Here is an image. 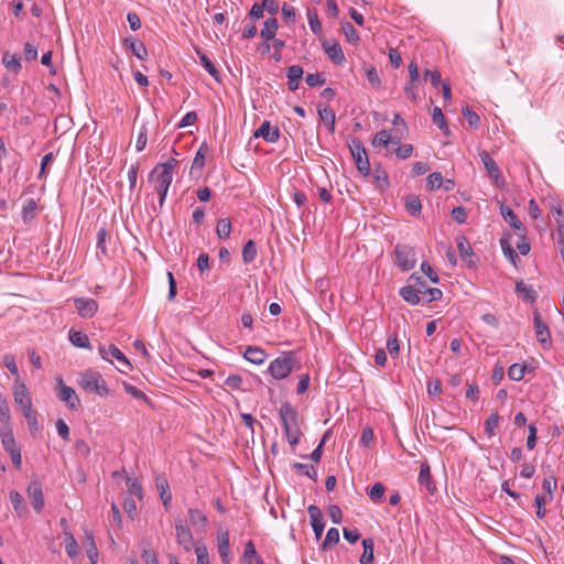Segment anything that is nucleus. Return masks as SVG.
Masks as SVG:
<instances>
[{"instance_id":"obj_1","label":"nucleus","mask_w":564,"mask_h":564,"mask_svg":"<svg viewBox=\"0 0 564 564\" xmlns=\"http://www.w3.org/2000/svg\"><path fill=\"white\" fill-rule=\"evenodd\" d=\"M279 414L288 442L292 446L299 444L301 438V431L297 424V412L290 403H283L280 406Z\"/></svg>"},{"instance_id":"obj_2","label":"nucleus","mask_w":564,"mask_h":564,"mask_svg":"<svg viewBox=\"0 0 564 564\" xmlns=\"http://www.w3.org/2000/svg\"><path fill=\"white\" fill-rule=\"evenodd\" d=\"M78 384L83 390L96 393L99 397H106L109 394L107 382L102 378L101 373L96 370L89 369L80 373Z\"/></svg>"},{"instance_id":"obj_3","label":"nucleus","mask_w":564,"mask_h":564,"mask_svg":"<svg viewBox=\"0 0 564 564\" xmlns=\"http://www.w3.org/2000/svg\"><path fill=\"white\" fill-rule=\"evenodd\" d=\"M149 181L154 184V189L159 195V204L162 207L173 181V173L154 166L149 174Z\"/></svg>"},{"instance_id":"obj_4","label":"nucleus","mask_w":564,"mask_h":564,"mask_svg":"<svg viewBox=\"0 0 564 564\" xmlns=\"http://www.w3.org/2000/svg\"><path fill=\"white\" fill-rule=\"evenodd\" d=\"M349 150L358 172L364 176H368L371 169L369 158L362 142L357 138H352L349 142Z\"/></svg>"},{"instance_id":"obj_5","label":"nucleus","mask_w":564,"mask_h":564,"mask_svg":"<svg viewBox=\"0 0 564 564\" xmlns=\"http://www.w3.org/2000/svg\"><path fill=\"white\" fill-rule=\"evenodd\" d=\"M1 444L3 449L10 455L12 464L20 468L22 465L21 448L18 446L12 429L3 427L0 430Z\"/></svg>"},{"instance_id":"obj_6","label":"nucleus","mask_w":564,"mask_h":564,"mask_svg":"<svg viewBox=\"0 0 564 564\" xmlns=\"http://www.w3.org/2000/svg\"><path fill=\"white\" fill-rule=\"evenodd\" d=\"M294 364L292 354H283L270 362L269 372L274 379L282 380L291 373Z\"/></svg>"},{"instance_id":"obj_7","label":"nucleus","mask_w":564,"mask_h":564,"mask_svg":"<svg viewBox=\"0 0 564 564\" xmlns=\"http://www.w3.org/2000/svg\"><path fill=\"white\" fill-rule=\"evenodd\" d=\"M174 529L177 544L182 546L186 552L192 551L197 543H195L192 530L187 521L183 518H176L174 520Z\"/></svg>"},{"instance_id":"obj_8","label":"nucleus","mask_w":564,"mask_h":564,"mask_svg":"<svg viewBox=\"0 0 564 564\" xmlns=\"http://www.w3.org/2000/svg\"><path fill=\"white\" fill-rule=\"evenodd\" d=\"M397 264L402 272L412 270L416 264L414 248L405 243H397L394 247Z\"/></svg>"},{"instance_id":"obj_9","label":"nucleus","mask_w":564,"mask_h":564,"mask_svg":"<svg viewBox=\"0 0 564 564\" xmlns=\"http://www.w3.org/2000/svg\"><path fill=\"white\" fill-rule=\"evenodd\" d=\"M55 392L57 398L64 402L69 410L77 411L80 408V400L75 390L66 386L61 377L56 379Z\"/></svg>"},{"instance_id":"obj_10","label":"nucleus","mask_w":564,"mask_h":564,"mask_svg":"<svg viewBox=\"0 0 564 564\" xmlns=\"http://www.w3.org/2000/svg\"><path fill=\"white\" fill-rule=\"evenodd\" d=\"M12 393L22 414L33 410L30 392L24 382L17 379L12 387Z\"/></svg>"},{"instance_id":"obj_11","label":"nucleus","mask_w":564,"mask_h":564,"mask_svg":"<svg viewBox=\"0 0 564 564\" xmlns=\"http://www.w3.org/2000/svg\"><path fill=\"white\" fill-rule=\"evenodd\" d=\"M479 158L484 167L486 169L489 177L494 181V184L498 187H502L505 185V178L501 175L500 169L497 162L491 158V155L482 150L479 152Z\"/></svg>"},{"instance_id":"obj_12","label":"nucleus","mask_w":564,"mask_h":564,"mask_svg":"<svg viewBox=\"0 0 564 564\" xmlns=\"http://www.w3.org/2000/svg\"><path fill=\"white\" fill-rule=\"evenodd\" d=\"M408 281H414L415 284L419 285V289H422V291H420V294L423 302L430 303L442 297V291L440 289L429 288L426 282L416 273H412L409 276Z\"/></svg>"},{"instance_id":"obj_13","label":"nucleus","mask_w":564,"mask_h":564,"mask_svg":"<svg viewBox=\"0 0 564 564\" xmlns=\"http://www.w3.org/2000/svg\"><path fill=\"white\" fill-rule=\"evenodd\" d=\"M99 354L102 359L109 360V357L116 358L126 369H120L121 372H127L132 368L130 361L124 356V354L115 345H110L109 347L99 346Z\"/></svg>"},{"instance_id":"obj_14","label":"nucleus","mask_w":564,"mask_h":564,"mask_svg":"<svg viewBox=\"0 0 564 564\" xmlns=\"http://www.w3.org/2000/svg\"><path fill=\"white\" fill-rule=\"evenodd\" d=\"M456 243L462 260L466 262L468 268H475V254L468 239L465 236L460 235L456 238Z\"/></svg>"},{"instance_id":"obj_15","label":"nucleus","mask_w":564,"mask_h":564,"mask_svg":"<svg viewBox=\"0 0 564 564\" xmlns=\"http://www.w3.org/2000/svg\"><path fill=\"white\" fill-rule=\"evenodd\" d=\"M74 306L82 317H91L98 311V303L90 297L74 299Z\"/></svg>"},{"instance_id":"obj_16","label":"nucleus","mask_w":564,"mask_h":564,"mask_svg":"<svg viewBox=\"0 0 564 564\" xmlns=\"http://www.w3.org/2000/svg\"><path fill=\"white\" fill-rule=\"evenodd\" d=\"M28 496L31 500L32 507L36 512H41L44 508V496L42 485L37 481H31L28 487Z\"/></svg>"},{"instance_id":"obj_17","label":"nucleus","mask_w":564,"mask_h":564,"mask_svg":"<svg viewBox=\"0 0 564 564\" xmlns=\"http://www.w3.org/2000/svg\"><path fill=\"white\" fill-rule=\"evenodd\" d=\"M307 512L311 518V525L313 528L316 540L322 538L324 532L325 523L323 519V513L321 509L315 505H310L307 508Z\"/></svg>"},{"instance_id":"obj_18","label":"nucleus","mask_w":564,"mask_h":564,"mask_svg":"<svg viewBox=\"0 0 564 564\" xmlns=\"http://www.w3.org/2000/svg\"><path fill=\"white\" fill-rule=\"evenodd\" d=\"M254 138H262L269 143H275L280 139V130L278 127L272 128L269 121H263L261 126L253 132Z\"/></svg>"},{"instance_id":"obj_19","label":"nucleus","mask_w":564,"mask_h":564,"mask_svg":"<svg viewBox=\"0 0 564 564\" xmlns=\"http://www.w3.org/2000/svg\"><path fill=\"white\" fill-rule=\"evenodd\" d=\"M217 549L221 560L230 558V535L228 530L217 532Z\"/></svg>"},{"instance_id":"obj_20","label":"nucleus","mask_w":564,"mask_h":564,"mask_svg":"<svg viewBox=\"0 0 564 564\" xmlns=\"http://www.w3.org/2000/svg\"><path fill=\"white\" fill-rule=\"evenodd\" d=\"M411 282V284H408L400 289V295L405 302L414 305L422 301L420 294V291H422V289H419V285H416L414 281Z\"/></svg>"},{"instance_id":"obj_21","label":"nucleus","mask_w":564,"mask_h":564,"mask_svg":"<svg viewBox=\"0 0 564 564\" xmlns=\"http://www.w3.org/2000/svg\"><path fill=\"white\" fill-rule=\"evenodd\" d=\"M303 74L304 69L301 65H292L286 69L289 90L295 91L299 88Z\"/></svg>"},{"instance_id":"obj_22","label":"nucleus","mask_w":564,"mask_h":564,"mask_svg":"<svg viewBox=\"0 0 564 564\" xmlns=\"http://www.w3.org/2000/svg\"><path fill=\"white\" fill-rule=\"evenodd\" d=\"M500 214L505 221H507L510 225V227L517 230V232L523 231L525 229L521 220L509 206L502 204L500 206Z\"/></svg>"},{"instance_id":"obj_23","label":"nucleus","mask_w":564,"mask_h":564,"mask_svg":"<svg viewBox=\"0 0 564 564\" xmlns=\"http://www.w3.org/2000/svg\"><path fill=\"white\" fill-rule=\"evenodd\" d=\"M323 47L328 58L337 65H341L345 62V54L339 43L334 42L332 44L324 43Z\"/></svg>"},{"instance_id":"obj_24","label":"nucleus","mask_w":564,"mask_h":564,"mask_svg":"<svg viewBox=\"0 0 564 564\" xmlns=\"http://www.w3.org/2000/svg\"><path fill=\"white\" fill-rule=\"evenodd\" d=\"M419 484L424 486L429 494L433 495L436 487L432 480L431 468L427 463H423L420 467Z\"/></svg>"},{"instance_id":"obj_25","label":"nucleus","mask_w":564,"mask_h":564,"mask_svg":"<svg viewBox=\"0 0 564 564\" xmlns=\"http://www.w3.org/2000/svg\"><path fill=\"white\" fill-rule=\"evenodd\" d=\"M534 329L536 339L543 345V347H550L551 335L549 326L544 323V319H534Z\"/></svg>"},{"instance_id":"obj_26","label":"nucleus","mask_w":564,"mask_h":564,"mask_svg":"<svg viewBox=\"0 0 564 564\" xmlns=\"http://www.w3.org/2000/svg\"><path fill=\"white\" fill-rule=\"evenodd\" d=\"M195 52L200 61L202 66L205 68V70L217 82H220V73L214 65V63L209 59V57L202 52L200 48L196 47Z\"/></svg>"},{"instance_id":"obj_27","label":"nucleus","mask_w":564,"mask_h":564,"mask_svg":"<svg viewBox=\"0 0 564 564\" xmlns=\"http://www.w3.org/2000/svg\"><path fill=\"white\" fill-rule=\"evenodd\" d=\"M400 138H392L388 130H380L377 132L372 139L373 147H384L389 148L390 144H399Z\"/></svg>"},{"instance_id":"obj_28","label":"nucleus","mask_w":564,"mask_h":564,"mask_svg":"<svg viewBox=\"0 0 564 564\" xmlns=\"http://www.w3.org/2000/svg\"><path fill=\"white\" fill-rule=\"evenodd\" d=\"M243 357L251 364L262 365L267 359V354L259 347L250 346L245 350Z\"/></svg>"},{"instance_id":"obj_29","label":"nucleus","mask_w":564,"mask_h":564,"mask_svg":"<svg viewBox=\"0 0 564 564\" xmlns=\"http://www.w3.org/2000/svg\"><path fill=\"white\" fill-rule=\"evenodd\" d=\"M155 485L160 492V497L163 502V506L165 507V509H167L172 501V495L170 492L169 482L164 477H156Z\"/></svg>"},{"instance_id":"obj_30","label":"nucleus","mask_w":564,"mask_h":564,"mask_svg":"<svg viewBox=\"0 0 564 564\" xmlns=\"http://www.w3.org/2000/svg\"><path fill=\"white\" fill-rule=\"evenodd\" d=\"M511 235L507 234L501 237L500 239V246L503 254L512 262L513 265L517 264V261L519 260V257L511 245Z\"/></svg>"},{"instance_id":"obj_31","label":"nucleus","mask_w":564,"mask_h":564,"mask_svg":"<svg viewBox=\"0 0 564 564\" xmlns=\"http://www.w3.org/2000/svg\"><path fill=\"white\" fill-rule=\"evenodd\" d=\"M65 551L70 558L79 554L78 543L69 530H64Z\"/></svg>"},{"instance_id":"obj_32","label":"nucleus","mask_w":564,"mask_h":564,"mask_svg":"<svg viewBox=\"0 0 564 564\" xmlns=\"http://www.w3.org/2000/svg\"><path fill=\"white\" fill-rule=\"evenodd\" d=\"M318 116L321 120L327 126L330 133L335 132L336 116L330 107H318Z\"/></svg>"},{"instance_id":"obj_33","label":"nucleus","mask_w":564,"mask_h":564,"mask_svg":"<svg viewBox=\"0 0 564 564\" xmlns=\"http://www.w3.org/2000/svg\"><path fill=\"white\" fill-rule=\"evenodd\" d=\"M533 369L527 364H513L508 369V377L513 381H520L523 379L527 372Z\"/></svg>"},{"instance_id":"obj_34","label":"nucleus","mask_w":564,"mask_h":564,"mask_svg":"<svg viewBox=\"0 0 564 564\" xmlns=\"http://www.w3.org/2000/svg\"><path fill=\"white\" fill-rule=\"evenodd\" d=\"M124 43L131 50L132 54L141 61H144L148 56V51L145 45L138 40L134 39H126Z\"/></svg>"},{"instance_id":"obj_35","label":"nucleus","mask_w":564,"mask_h":564,"mask_svg":"<svg viewBox=\"0 0 564 564\" xmlns=\"http://www.w3.org/2000/svg\"><path fill=\"white\" fill-rule=\"evenodd\" d=\"M279 23L275 18H270L264 21L263 29L260 32L261 37L264 41H271L278 31Z\"/></svg>"},{"instance_id":"obj_36","label":"nucleus","mask_w":564,"mask_h":564,"mask_svg":"<svg viewBox=\"0 0 564 564\" xmlns=\"http://www.w3.org/2000/svg\"><path fill=\"white\" fill-rule=\"evenodd\" d=\"M68 337H69L70 343L74 346H76L78 348L90 349V343H89L88 336L85 333H83L80 330L70 329Z\"/></svg>"},{"instance_id":"obj_37","label":"nucleus","mask_w":564,"mask_h":564,"mask_svg":"<svg viewBox=\"0 0 564 564\" xmlns=\"http://www.w3.org/2000/svg\"><path fill=\"white\" fill-rule=\"evenodd\" d=\"M188 514V522L193 525H199L202 529L206 528L207 524V517L204 514L203 511L196 508H189L187 510Z\"/></svg>"},{"instance_id":"obj_38","label":"nucleus","mask_w":564,"mask_h":564,"mask_svg":"<svg viewBox=\"0 0 564 564\" xmlns=\"http://www.w3.org/2000/svg\"><path fill=\"white\" fill-rule=\"evenodd\" d=\"M207 152H208V147L206 143H203L195 154L191 173H194L196 171L199 173L202 171V169L205 165V159H206Z\"/></svg>"},{"instance_id":"obj_39","label":"nucleus","mask_w":564,"mask_h":564,"mask_svg":"<svg viewBox=\"0 0 564 564\" xmlns=\"http://www.w3.org/2000/svg\"><path fill=\"white\" fill-rule=\"evenodd\" d=\"M2 63L6 68L14 74H18L22 66L20 63V58L17 54H11L10 52H6L2 56Z\"/></svg>"},{"instance_id":"obj_40","label":"nucleus","mask_w":564,"mask_h":564,"mask_svg":"<svg viewBox=\"0 0 564 564\" xmlns=\"http://www.w3.org/2000/svg\"><path fill=\"white\" fill-rule=\"evenodd\" d=\"M516 289L525 302L532 303L536 299V292L523 281L517 282Z\"/></svg>"},{"instance_id":"obj_41","label":"nucleus","mask_w":564,"mask_h":564,"mask_svg":"<svg viewBox=\"0 0 564 564\" xmlns=\"http://www.w3.org/2000/svg\"><path fill=\"white\" fill-rule=\"evenodd\" d=\"M364 552L360 556V564H373V541L372 539L362 540Z\"/></svg>"},{"instance_id":"obj_42","label":"nucleus","mask_w":564,"mask_h":564,"mask_svg":"<svg viewBox=\"0 0 564 564\" xmlns=\"http://www.w3.org/2000/svg\"><path fill=\"white\" fill-rule=\"evenodd\" d=\"M405 208L412 216H419L422 210V204L419 196L411 194L405 197Z\"/></svg>"},{"instance_id":"obj_43","label":"nucleus","mask_w":564,"mask_h":564,"mask_svg":"<svg viewBox=\"0 0 564 564\" xmlns=\"http://www.w3.org/2000/svg\"><path fill=\"white\" fill-rule=\"evenodd\" d=\"M260 556L258 555L252 541L247 542L241 558V564H256Z\"/></svg>"},{"instance_id":"obj_44","label":"nucleus","mask_w":564,"mask_h":564,"mask_svg":"<svg viewBox=\"0 0 564 564\" xmlns=\"http://www.w3.org/2000/svg\"><path fill=\"white\" fill-rule=\"evenodd\" d=\"M372 177L381 191H386L389 188V176L384 170H382L379 166L376 167L372 172Z\"/></svg>"},{"instance_id":"obj_45","label":"nucleus","mask_w":564,"mask_h":564,"mask_svg":"<svg viewBox=\"0 0 564 564\" xmlns=\"http://www.w3.org/2000/svg\"><path fill=\"white\" fill-rule=\"evenodd\" d=\"M257 245L253 240L249 239L242 248V260L245 263H251L257 257Z\"/></svg>"},{"instance_id":"obj_46","label":"nucleus","mask_w":564,"mask_h":564,"mask_svg":"<svg viewBox=\"0 0 564 564\" xmlns=\"http://www.w3.org/2000/svg\"><path fill=\"white\" fill-rule=\"evenodd\" d=\"M433 123L436 124L443 133L448 134V126L446 123L444 113L440 107H434L432 111Z\"/></svg>"},{"instance_id":"obj_47","label":"nucleus","mask_w":564,"mask_h":564,"mask_svg":"<svg viewBox=\"0 0 564 564\" xmlns=\"http://www.w3.org/2000/svg\"><path fill=\"white\" fill-rule=\"evenodd\" d=\"M500 416L497 412H492L485 422V431L489 437H492L496 434L497 429L499 427Z\"/></svg>"},{"instance_id":"obj_48","label":"nucleus","mask_w":564,"mask_h":564,"mask_svg":"<svg viewBox=\"0 0 564 564\" xmlns=\"http://www.w3.org/2000/svg\"><path fill=\"white\" fill-rule=\"evenodd\" d=\"M231 232V223L229 218H220L217 221L216 234L219 239H228Z\"/></svg>"},{"instance_id":"obj_49","label":"nucleus","mask_w":564,"mask_h":564,"mask_svg":"<svg viewBox=\"0 0 564 564\" xmlns=\"http://www.w3.org/2000/svg\"><path fill=\"white\" fill-rule=\"evenodd\" d=\"M339 542V531L336 528L328 529L325 540L323 541L321 549L322 551H326L328 547L337 544Z\"/></svg>"},{"instance_id":"obj_50","label":"nucleus","mask_w":564,"mask_h":564,"mask_svg":"<svg viewBox=\"0 0 564 564\" xmlns=\"http://www.w3.org/2000/svg\"><path fill=\"white\" fill-rule=\"evenodd\" d=\"M292 467L296 471L304 474L305 476H307L310 479H312L314 481L317 479V470L313 465H307V464H302V463L295 462L292 464Z\"/></svg>"},{"instance_id":"obj_51","label":"nucleus","mask_w":564,"mask_h":564,"mask_svg":"<svg viewBox=\"0 0 564 564\" xmlns=\"http://www.w3.org/2000/svg\"><path fill=\"white\" fill-rule=\"evenodd\" d=\"M109 237L108 230L105 226L100 227L97 231V249L104 256H108L107 239Z\"/></svg>"},{"instance_id":"obj_52","label":"nucleus","mask_w":564,"mask_h":564,"mask_svg":"<svg viewBox=\"0 0 564 564\" xmlns=\"http://www.w3.org/2000/svg\"><path fill=\"white\" fill-rule=\"evenodd\" d=\"M550 212L555 216V221L558 226L564 225V212L562 209L561 203L556 199H552L549 203Z\"/></svg>"},{"instance_id":"obj_53","label":"nucleus","mask_w":564,"mask_h":564,"mask_svg":"<svg viewBox=\"0 0 564 564\" xmlns=\"http://www.w3.org/2000/svg\"><path fill=\"white\" fill-rule=\"evenodd\" d=\"M22 415L26 420L30 433L32 435L37 434L40 432V424L37 421L36 412L32 410L26 413H23Z\"/></svg>"},{"instance_id":"obj_54","label":"nucleus","mask_w":564,"mask_h":564,"mask_svg":"<svg viewBox=\"0 0 564 564\" xmlns=\"http://www.w3.org/2000/svg\"><path fill=\"white\" fill-rule=\"evenodd\" d=\"M193 550L196 554V564H210L208 550L204 543H197Z\"/></svg>"},{"instance_id":"obj_55","label":"nucleus","mask_w":564,"mask_h":564,"mask_svg":"<svg viewBox=\"0 0 564 564\" xmlns=\"http://www.w3.org/2000/svg\"><path fill=\"white\" fill-rule=\"evenodd\" d=\"M462 112H463L464 118L467 120L468 124L471 128L477 129L479 127L480 118L474 110H471L468 106H466L462 109Z\"/></svg>"},{"instance_id":"obj_56","label":"nucleus","mask_w":564,"mask_h":564,"mask_svg":"<svg viewBox=\"0 0 564 564\" xmlns=\"http://www.w3.org/2000/svg\"><path fill=\"white\" fill-rule=\"evenodd\" d=\"M341 29L349 43L356 44L359 41V35L350 22H344Z\"/></svg>"},{"instance_id":"obj_57","label":"nucleus","mask_w":564,"mask_h":564,"mask_svg":"<svg viewBox=\"0 0 564 564\" xmlns=\"http://www.w3.org/2000/svg\"><path fill=\"white\" fill-rule=\"evenodd\" d=\"M387 350L391 358H395L399 355L400 346L397 334H390L387 339Z\"/></svg>"},{"instance_id":"obj_58","label":"nucleus","mask_w":564,"mask_h":564,"mask_svg":"<svg viewBox=\"0 0 564 564\" xmlns=\"http://www.w3.org/2000/svg\"><path fill=\"white\" fill-rule=\"evenodd\" d=\"M307 19L312 32L316 35L321 34L323 29L317 12L315 10H307Z\"/></svg>"},{"instance_id":"obj_59","label":"nucleus","mask_w":564,"mask_h":564,"mask_svg":"<svg viewBox=\"0 0 564 564\" xmlns=\"http://www.w3.org/2000/svg\"><path fill=\"white\" fill-rule=\"evenodd\" d=\"M10 408L6 399L0 398V421L4 427H10Z\"/></svg>"},{"instance_id":"obj_60","label":"nucleus","mask_w":564,"mask_h":564,"mask_svg":"<svg viewBox=\"0 0 564 564\" xmlns=\"http://www.w3.org/2000/svg\"><path fill=\"white\" fill-rule=\"evenodd\" d=\"M127 487H128V491L131 496H134L139 499L143 498V490H142V487H141L140 482L138 481V479L128 478Z\"/></svg>"},{"instance_id":"obj_61","label":"nucleus","mask_w":564,"mask_h":564,"mask_svg":"<svg viewBox=\"0 0 564 564\" xmlns=\"http://www.w3.org/2000/svg\"><path fill=\"white\" fill-rule=\"evenodd\" d=\"M443 184V176L440 172L431 173L426 178V188L433 191L440 188Z\"/></svg>"},{"instance_id":"obj_62","label":"nucleus","mask_w":564,"mask_h":564,"mask_svg":"<svg viewBox=\"0 0 564 564\" xmlns=\"http://www.w3.org/2000/svg\"><path fill=\"white\" fill-rule=\"evenodd\" d=\"M525 232V229L523 231L517 232V236L519 237V241L517 242V249L522 256H527L531 249L530 243L527 241Z\"/></svg>"},{"instance_id":"obj_63","label":"nucleus","mask_w":564,"mask_h":564,"mask_svg":"<svg viewBox=\"0 0 564 564\" xmlns=\"http://www.w3.org/2000/svg\"><path fill=\"white\" fill-rule=\"evenodd\" d=\"M366 77L369 82V84L375 87V88H380L381 87V79L378 75V72L376 69V67L373 66H368L366 68Z\"/></svg>"},{"instance_id":"obj_64","label":"nucleus","mask_w":564,"mask_h":564,"mask_svg":"<svg viewBox=\"0 0 564 564\" xmlns=\"http://www.w3.org/2000/svg\"><path fill=\"white\" fill-rule=\"evenodd\" d=\"M384 490V486L381 482H376L371 486V488L368 491L369 498L372 501H379L382 499Z\"/></svg>"}]
</instances>
